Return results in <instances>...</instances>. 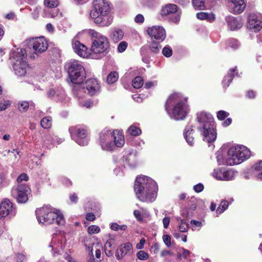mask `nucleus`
<instances>
[{
    "mask_svg": "<svg viewBox=\"0 0 262 262\" xmlns=\"http://www.w3.org/2000/svg\"><path fill=\"white\" fill-rule=\"evenodd\" d=\"M158 188L156 182L145 176L138 177L134 186L137 198L142 202H152L157 196Z\"/></svg>",
    "mask_w": 262,
    "mask_h": 262,
    "instance_id": "nucleus-1",
    "label": "nucleus"
},
{
    "mask_svg": "<svg viewBox=\"0 0 262 262\" xmlns=\"http://www.w3.org/2000/svg\"><path fill=\"white\" fill-rule=\"evenodd\" d=\"M187 99L181 93H174L170 95L165 103V110L172 119L176 120L184 119L189 112Z\"/></svg>",
    "mask_w": 262,
    "mask_h": 262,
    "instance_id": "nucleus-2",
    "label": "nucleus"
},
{
    "mask_svg": "<svg viewBox=\"0 0 262 262\" xmlns=\"http://www.w3.org/2000/svg\"><path fill=\"white\" fill-rule=\"evenodd\" d=\"M197 129L203 137L204 141L210 143L216 138L214 119L207 112H201L197 114Z\"/></svg>",
    "mask_w": 262,
    "mask_h": 262,
    "instance_id": "nucleus-3",
    "label": "nucleus"
},
{
    "mask_svg": "<svg viewBox=\"0 0 262 262\" xmlns=\"http://www.w3.org/2000/svg\"><path fill=\"white\" fill-rule=\"evenodd\" d=\"M99 144L104 150L112 151L115 146L121 147L124 144V138L122 133L119 130L112 132L106 128L99 134Z\"/></svg>",
    "mask_w": 262,
    "mask_h": 262,
    "instance_id": "nucleus-4",
    "label": "nucleus"
},
{
    "mask_svg": "<svg viewBox=\"0 0 262 262\" xmlns=\"http://www.w3.org/2000/svg\"><path fill=\"white\" fill-rule=\"evenodd\" d=\"M251 156L250 151L245 146L237 145L230 147L226 157L221 160L220 156L216 158L220 164L233 165L241 163L244 160L248 159Z\"/></svg>",
    "mask_w": 262,
    "mask_h": 262,
    "instance_id": "nucleus-5",
    "label": "nucleus"
},
{
    "mask_svg": "<svg viewBox=\"0 0 262 262\" xmlns=\"http://www.w3.org/2000/svg\"><path fill=\"white\" fill-rule=\"evenodd\" d=\"M37 220L39 223L49 225L56 223L63 225L65 220L62 213L58 210L49 206H45L36 210Z\"/></svg>",
    "mask_w": 262,
    "mask_h": 262,
    "instance_id": "nucleus-6",
    "label": "nucleus"
},
{
    "mask_svg": "<svg viewBox=\"0 0 262 262\" xmlns=\"http://www.w3.org/2000/svg\"><path fill=\"white\" fill-rule=\"evenodd\" d=\"M111 10L110 4L106 0H94L93 2V9L90 12V17L95 24L101 26H108L111 22L105 20V17Z\"/></svg>",
    "mask_w": 262,
    "mask_h": 262,
    "instance_id": "nucleus-7",
    "label": "nucleus"
},
{
    "mask_svg": "<svg viewBox=\"0 0 262 262\" xmlns=\"http://www.w3.org/2000/svg\"><path fill=\"white\" fill-rule=\"evenodd\" d=\"M10 59L15 74L19 77L25 76L28 69L26 50L19 48L12 50L10 54Z\"/></svg>",
    "mask_w": 262,
    "mask_h": 262,
    "instance_id": "nucleus-8",
    "label": "nucleus"
},
{
    "mask_svg": "<svg viewBox=\"0 0 262 262\" xmlns=\"http://www.w3.org/2000/svg\"><path fill=\"white\" fill-rule=\"evenodd\" d=\"M88 34L92 38L91 52L97 55L99 58L105 56L108 52L110 46L107 38L93 29L89 30Z\"/></svg>",
    "mask_w": 262,
    "mask_h": 262,
    "instance_id": "nucleus-9",
    "label": "nucleus"
},
{
    "mask_svg": "<svg viewBox=\"0 0 262 262\" xmlns=\"http://www.w3.org/2000/svg\"><path fill=\"white\" fill-rule=\"evenodd\" d=\"M66 66L71 82L73 84L81 83L86 77L85 69L81 61L71 60L67 62Z\"/></svg>",
    "mask_w": 262,
    "mask_h": 262,
    "instance_id": "nucleus-10",
    "label": "nucleus"
},
{
    "mask_svg": "<svg viewBox=\"0 0 262 262\" xmlns=\"http://www.w3.org/2000/svg\"><path fill=\"white\" fill-rule=\"evenodd\" d=\"M83 245L88 253L87 262H100L103 259L101 256V248L102 245L95 243L92 239L88 238L84 241Z\"/></svg>",
    "mask_w": 262,
    "mask_h": 262,
    "instance_id": "nucleus-11",
    "label": "nucleus"
},
{
    "mask_svg": "<svg viewBox=\"0 0 262 262\" xmlns=\"http://www.w3.org/2000/svg\"><path fill=\"white\" fill-rule=\"evenodd\" d=\"M181 11L175 4H169L162 8L161 15L168 16L170 21L178 23L180 19Z\"/></svg>",
    "mask_w": 262,
    "mask_h": 262,
    "instance_id": "nucleus-12",
    "label": "nucleus"
},
{
    "mask_svg": "<svg viewBox=\"0 0 262 262\" xmlns=\"http://www.w3.org/2000/svg\"><path fill=\"white\" fill-rule=\"evenodd\" d=\"M69 131L72 138L77 143L81 146L86 145L89 143L86 130L79 126H72L69 128Z\"/></svg>",
    "mask_w": 262,
    "mask_h": 262,
    "instance_id": "nucleus-13",
    "label": "nucleus"
},
{
    "mask_svg": "<svg viewBox=\"0 0 262 262\" xmlns=\"http://www.w3.org/2000/svg\"><path fill=\"white\" fill-rule=\"evenodd\" d=\"M49 247L52 248L53 251V255L54 256L64 254V256L69 261H71L72 258L68 255L67 250H65V240L64 238L59 239V238H53Z\"/></svg>",
    "mask_w": 262,
    "mask_h": 262,
    "instance_id": "nucleus-14",
    "label": "nucleus"
},
{
    "mask_svg": "<svg viewBox=\"0 0 262 262\" xmlns=\"http://www.w3.org/2000/svg\"><path fill=\"white\" fill-rule=\"evenodd\" d=\"M29 191L30 188L28 185L24 184H18L12 188L11 194L18 203H25L28 200V193Z\"/></svg>",
    "mask_w": 262,
    "mask_h": 262,
    "instance_id": "nucleus-15",
    "label": "nucleus"
},
{
    "mask_svg": "<svg viewBox=\"0 0 262 262\" xmlns=\"http://www.w3.org/2000/svg\"><path fill=\"white\" fill-rule=\"evenodd\" d=\"M16 213L15 209L9 199H5L0 203V219L8 215L14 216Z\"/></svg>",
    "mask_w": 262,
    "mask_h": 262,
    "instance_id": "nucleus-16",
    "label": "nucleus"
},
{
    "mask_svg": "<svg viewBox=\"0 0 262 262\" xmlns=\"http://www.w3.org/2000/svg\"><path fill=\"white\" fill-rule=\"evenodd\" d=\"M29 46L32 47L34 53L37 54L46 51L48 43L43 37H37L30 40Z\"/></svg>",
    "mask_w": 262,
    "mask_h": 262,
    "instance_id": "nucleus-17",
    "label": "nucleus"
},
{
    "mask_svg": "<svg viewBox=\"0 0 262 262\" xmlns=\"http://www.w3.org/2000/svg\"><path fill=\"white\" fill-rule=\"evenodd\" d=\"M148 34L152 39L162 41L166 37V32L164 29L161 26H153L147 30Z\"/></svg>",
    "mask_w": 262,
    "mask_h": 262,
    "instance_id": "nucleus-18",
    "label": "nucleus"
},
{
    "mask_svg": "<svg viewBox=\"0 0 262 262\" xmlns=\"http://www.w3.org/2000/svg\"><path fill=\"white\" fill-rule=\"evenodd\" d=\"M47 96L51 99L60 102L63 101L66 98L64 91L60 88L50 89L47 92Z\"/></svg>",
    "mask_w": 262,
    "mask_h": 262,
    "instance_id": "nucleus-19",
    "label": "nucleus"
},
{
    "mask_svg": "<svg viewBox=\"0 0 262 262\" xmlns=\"http://www.w3.org/2000/svg\"><path fill=\"white\" fill-rule=\"evenodd\" d=\"M133 247L129 243L120 245L116 250L115 256L117 259L120 260L127 254L132 253Z\"/></svg>",
    "mask_w": 262,
    "mask_h": 262,
    "instance_id": "nucleus-20",
    "label": "nucleus"
},
{
    "mask_svg": "<svg viewBox=\"0 0 262 262\" xmlns=\"http://www.w3.org/2000/svg\"><path fill=\"white\" fill-rule=\"evenodd\" d=\"M85 88L88 90L89 94L91 96H93L99 93L100 85L96 79L91 78L86 81Z\"/></svg>",
    "mask_w": 262,
    "mask_h": 262,
    "instance_id": "nucleus-21",
    "label": "nucleus"
},
{
    "mask_svg": "<svg viewBox=\"0 0 262 262\" xmlns=\"http://www.w3.org/2000/svg\"><path fill=\"white\" fill-rule=\"evenodd\" d=\"M72 42L73 48L76 53L79 56L84 58L88 57L89 53L87 52L88 49L84 45L75 39L73 40Z\"/></svg>",
    "mask_w": 262,
    "mask_h": 262,
    "instance_id": "nucleus-22",
    "label": "nucleus"
},
{
    "mask_svg": "<svg viewBox=\"0 0 262 262\" xmlns=\"http://www.w3.org/2000/svg\"><path fill=\"white\" fill-rule=\"evenodd\" d=\"M226 20L228 28L232 31L240 29L243 25L241 18H235L233 16H229L226 17Z\"/></svg>",
    "mask_w": 262,
    "mask_h": 262,
    "instance_id": "nucleus-23",
    "label": "nucleus"
},
{
    "mask_svg": "<svg viewBox=\"0 0 262 262\" xmlns=\"http://www.w3.org/2000/svg\"><path fill=\"white\" fill-rule=\"evenodd\" d=\"M248 27L255 32H258L262 29V21L254 15H250L248 17Z\"/></svg>",
    "mask_w": 262,
    "mask_h": 262,
    "instance_id": "nucleus-24",
    "label": "nucleus"
},
{
    "mask_svg": "<svg viewBox=\"0 0 262 262\" xmlns=\"http://www.w3.org/2000/svg\"><path fill=\"white\" fill-rule=\"evenodd\" d=\"M230 4V6L232 9V12L234 14H240L245 9L246 4L244 0H228Z\"/></svg>",
    "mask_w": 262,
    "mask_h": 262,
    "instance_id": "nucleus-25",
    "label": "nucleus"
},
{
    "mask_svg": "<svg viewBox=\"0 0 262 262\" xmlns=\"http://www.w3.org/2000/svg\"><path fill=\"white\" fill-rule=\"evenodd\" d=\"M196 16L198 19L200 20H206L207 21L212 23L215 19V15L212 12L208 13L205 12H199Z\"/></svg>",
    "mask_w": 262,
    "mask_h": 262,
    "instance_id": "nucleus-26",
    "label": "nucleus"
},
{
    "mask_svg": "<svg viewBox=\"0 0 262 262\" xmlns=\"http://www.w3.org/2000/svg\"><path fill=\"white\" fill-rule=\"evenodd\" d=\"M193 133V130L191 128L190 126H186L184 130V137L190 145H192L194 143V138L192 136Z\"/></svg>",
    "mask_w": 262,
    "mask_h": 262,
    "instance_id": "nucleus-27",
    "label": "nucleus"
},
{
    "mask_svg": "<svg viewBox=\"0 0 262 262\" xmlns=\"http://www.w3.org/2000/svg\"><path fill=\"white\" fill-rule=\"evenodd\" d=\"M123 35L124 33L122 30L115 29L111 31L110 38L114 42H117L123 38Z\"/></svg>",
    "mask_w": 262,
    "mask_h": 262,
    "instance_id": "nucleus-28",
    "label": "nucleus"
},
{
    "mask_svg": "<svg viewBox=\"0 0 262 262\" xmlns=\"http://www.w3.org/2000/svg\"><path fill=\"white\" fill-rule=\"evenodd\" d=\"M253 173L258 179L262 180V161L255 164L253 166Z\"/></svg>",
    "mask_w": 262,
    "mask_h": 262,
    "instance_id": "nucleus-29",
    "label": "nucleus"
},
{
    "mask_svg": "<svg viewBox=\"0 0 262 262\" xmlns=\"http://www.w3.org/2000/svg\"><path fill=\"white\" fill-rule=\"evenodd\" d=\"M236 69V67L234 68H232L229 70V73L227 75H226L223 81V84L224 87H227L229 86L230 83L231 82L232 80V78L234 76L233 74H232V72H234L235 71Z\"/></svg>",
    "mask_w": 262,
    "mask_h": 262,
    "instance_id": "nucleus-30",
    "label": "nucleus"
},
{
    "mask_svg": "<svg viewBox=\"0 0 262 262\" xmlns=\"http://www.w3.org/2000/svg\"><path fill=\"white\" fill-rule=\"evenodd\" d=\"M236 172L231 169H226L224 170V177L222 178V181H230L233 179Z\"/></svg>",
    "mask_w": 262,
    "mask_h": 262,
    "instance_id": "nucleus-31",
    "label": "nucleus"
},
{
    "mask_svg": "<svg viewBox=\"0 0 262 262\" xmlns=\"http://www.w3.org/2000/svg\"><path fill=\"white\" fill-rule=\"evenodd\" d=\"M52 119L50 117L43 118L40 121L41 126L46 129L50 128L52 125Z\"/></svg>",
    "mask_w": 262,
    "mask_h": 262,
    "instance_id": "nucleus-32",
    "label": "nucleus"
},
{
    "mask_svg": "<svg viewBox=\"0 0 262 262\" xmlns=\"http://www.w3.org/2000/svg\"><path fill=\"white\" fill-rule=\"evenodd\" d=\"M124 158L130 166H135L136 165V156L135 154L129 153L126 157H124Z\"/></svg>",
    "mask_w": 262,
    "mask_h": 262,
    "instance_id": "nucleus-33",
    "label": "nucleus"
},
{
    "mask_svg": "<svg viewBox=\"0 0 262 262\" xmlns=\"http://www.w3.org/2000/svg\"><path fill=\"white\" fill-rule=\"evenodd\" d=\"M118 74L115 71L111 72L107 77V82L109 84H113L117 81L118 79Z\"/></svg>",
    "mask_w": 262,
    "mask_h": 262,
    "instance_id": "nucleus-34",
    "label": "nucleus"
},
{
    "mask_svg": "<svg viewBox=\"0 0 262 262\" xmlns=\"http://www.w3.org/2000/svg\"><path fill=\"white\" fill-rule=\"evenodd\" d=\"M225 168L215 169L212 173V176L217 180L222 181V178L224 177Z\"/></svg>",
    "mask_w": 262,
    "mask_h": 262,
    "instance_id": "nucleus-35",
    "label": "nucleus"
},
{
    "mask_svg": "<svg viewBox=\"0 0 262 262\" xmlns=\"http://www.w3.org/2000/svg\"><path fill=\"white\" fill-rule=\"evenodd\" d=\"M229 205V204L227 201H222L219 206L216 209V213L218 214H221L228 208Z\"/></svg>",
    "mask_w": 262,
    "mask_h": 262,
    "instance_id": "nucleus-36",
    "label": "nucleus"
},
{
    "mask_svg": "<svg viewBox=\"0 0 262 262\" xmlns=\"http://www.w3.org/2000/svg\"><path fill=\"white\" fill-rule=\"evenodd\" d=\"M133 86L135 89L141 88L143 84V79L141 76H137L133 80Z\"/></svg>",
    "mask_w": 262,
    "mask_h": 262,
    "instance_id": "nucleus-37",
    "label": "nucleus"
},
{
    "mask_svg": "<svg viewBox=\"0 0 262 262\" xmlns=\"http://www.w3.org/2000/svg\"><path fill=\"white\" fill-rule=\"evenodd\" d=\"M127 133L134 136H137L141 134V129L134 125H131L127 129Z\"/></svg>",
    "mask_w": 262,
    "mask_h": 262,
    "instance_id": "nucleus-38",
    "label": "nucleus"
},
{
    "mask_svg": "<svg viewBox=\"0 0 262 262\" xmlns=\"http://www.w3.org/2000/svg\"><path fill=\"white\" fill-rule=\"evenodd\" d=\"M205 0H192V3L195 9L202 10L205 8Z\"/></svg>",
    "mask_w": 262,
    "mask_h": 262,
    "instance_id": "nucleus-39",
    "label": "nucleus"
},
{
    "mask_svg": "<svg viewBox=\"0 0 262 262\" xmlns=\"http://www.w3.org/2000/svg\"><path fill=\"white\" fill-rule=\"evenodd\" d=\"M161 47L158 42L152 41L150 44L149 48L154 53H158L159 52Z\"/></svg>",
    "mask_w": 262,
    "mask_h": 262,
    "instance_id": "nucleus-40",
    "label": "nucleus"
},
{
    "mask_svg": "<svg viewBox=\"0 0 262 262\" xmlns=\"http://www.w3.org/2000/svg\"><path fill=\"white\" fill-rule=\"evenodd\" d=\"M44 4L47 7L52 8L58 6L59 3L58 0H45Z\"/></svg>",
    "mask_w": 262,
    "mask_h": 262,
    "instance_id": "nucleus-41",
    "label": "nucleus"
},
{
    "mask_svg": "<svg viewBox=\"0 0 262 262\" xmlns=\"http://www.w3.org/2000/svg\"><path fill=\"white\" fill-rule=\"evenodd\" d=\"M189 228V225L185 220H181L179 229L181 232H186Z\"/></svg>",
    "mask_w": 262,
    "mask_h": 262,
    "instance_id": "nucleus-42",
    "label": "nucleus"
},
{
    "mask_svg": "<svg viewBox=\"0 0 262 262\" xmlns=\"http://www.w3.org/2000/svg\"><path fill=\"white\" fill-rule=\"evenodd\" d=\"M190 254V252L187 249L181 248L178 252V255L180 258H186Z\"/></svg>",
    "mask_w": 262,
    "mask_h": 262,
    "instance_id": "nucleus-43",
    "label": "nucleus"
},
{
    "mask_svg": "<svg viewBox=\"0 0 262 262\" xmlns=\"http://www.w3.org/2000/svg\"><path fill=\"white\" fill-rule=\"evenodd\" d=\"M29 104L28 101H23L18 104V108L21 112L27 111L29 108Z\"/></svg>",
    "mask_w": 262,
    "mask_h": 262,
    "instance_id": "nucleus-44",
    "label": "nucleus"
},
{
    "mask_svg": "<svg viewBox=\"0 0 262 262\" xmlns=\"http://www.w3.org/2000/svg\"><path fill=\"white\" fill-rule=\"evenodd\" d=\"M172 51L168 46H165L162 50V54L165 57H169L172 55Z\"/></svg>",
    "mask_w": 262,
    "mask_h": 262,
    "instance_id": "nucleus-45",
    "label": "nucleus"
},
{
    "mask_svg": "<svg viewBox=\"0 0 262 262\" xmlns=\"http://www.w3.org/2000/svg\"><path fill=\"white\" fill-rule=\"evenodd\" d=\"M11 101L9 100H3L0 102V112L5 111L11 105Z\"/></svg>",
    "mask_w": 262,
    "mask_h": 262,
    "instance_id": "nucleus-46",
    "label": "nucleus"
},
{
    "mask_svg": "<svg viewBox=\"0 0 262 262\" xmlns=\"http://www.w3.org/2000/svg\"><path fill=\"white\" fill-rule=\"evenodd\" d=\"M100 228L96 225H91L88 228V232L90 234L98 233L100 232Z\"/></svg>",
    "mask_w": 262,
    "mask_h": 262,
    "instance_id": "nucleus-47",
    "label": "nucleus"
},
{
    "mask_svg": "<svg viewBox=\"0 0 262 262\" xmlns=\"http://www.w3.org/2000/svg\"><path fill=\"white\" fill-rule=\"evenodd\" d=\"M229 114L224 111H220L217 113V117L220 120H223L227 117Z\"/></svg>",
    "mask_w": 262,
    "mask_h": 262,
    "instance_id": "nucleus-48",
    "label": "nucleus"
},
{
    "mask_svg": "<svg viewBox=\"0 0 262 262\" xmlns=\"http://www.w3.org/2000/svg\"><path fill=\"white\" fill-rule=\"evenodd\" d=\"M127 47V43L126 41H123L119 43L118 46V51L119 52H123Z\"/></svg>",
    "mask_w": 262,
    "mask_h": 262,
    "instance_id": "nucleus-49",
    "label": "nucleus"
},
{
    "mask_svg": "<svg viewBox=\"0 0 262 262\" xmlns=\"http://www.w3.org/2000/svg\"><path fill=\"white\" fill-rule=\"evenodd\" d=\"M138 258L140 260H145L148 258V254L144 251L141 250L138 252L137 255Z\"/></svg>",
    "mask_w": 262,
    "mask_h": 262,
    "instance_id": "nucleus-50",
    "label": "nucleus"
},
{
    "mask_svg": "<svg viewBox=\"0 0 262 262\" xmlns=\"http://www.w3.org/2000/svg\"><path fill=\"white\" fill-rule=\"evenodd\" d=\"M229 45L230 47L235 49L238 47L239 43L236 39L232 38L229 40Z\"/></svg>",
    "mask_w": 262,
    "mask_h": 262,
    "instance_id": "nucleus-51",
    "label": "nucleus"
},
{
    "mask_svg": "<svg viewBox=\"0 0 262 262\" xmlns=\"http://www.w3.org/2000/svg\"><path fill=\"white\" fill-rule=\"evenodd\" d=\"M40 10L41 8L40 7H36L34 8L33 12L32 13V16L33 19H36L38 17Z\"/></svg>",
    "mask_w": 262,
    "mask_h": 262,
    "instance_id": "nucleus-52",
    "label": "nucleus"
},
{
    "mask_svg": "<svg viewBox=\"0 0 262 262\" xmlns=\"http://www.w3.org/2000/svg\"><path fill=\"white\" fill-rule=\"evenodd\" d=\"M163 240L165 244L168 247L171 246V237L168 235H164L163 236Z\"/></svg>",
    "mask_w": 262,
    "mask_h": 262,
    "instance_id": "nucleus-53",
    "label": "nucleus"
},
{
    "mask_svg": "<svg viewBox=\"0 0 262 262\" xmlns=\"http://www.w3.org/2000/svg\"><path fill=\"white\" fill-rule=\"evenodd\" d=\"M29 179V177L25 173H22L19 176L17 179V182L18 184L20 183L23 180L27 181Z\"/></svg>",
    "mask_w": 262,
    "mask_h": 262,
    "instance_id": "nucleus-54",
    "label": "nucleus"
},
{
    "mask_svg": "<svg viewBox=\"0 0 262 262\" xmlns=\"http://www.w3.org/2000/svg\"><path fill=\"white\" fill-rule=\"evenodd\" d=\"M204 189V186L203 184L199 183L198 184H196L193 186V189L194 190L199 193L201 192Z\"/></svg>",
    "mask_w": 262,
    "mask_h": 262,
    "instance_id": "nucleus-55",
    "label": "nucleus"
},
{
    "mask_svg": "<svg viewBox=\"0 0 262 262\" xmlns=\"http://www.w3.org/2000/svg\"><path fill=\"white\" fill-rule=\"evenodd\" d=\"M134 215L137 221H142V216L141 215V213L140 211L135 210L134 211Z\"/></svg>",
    "mask_w": 262,
    "mask_h": 262,
    "instance_id": "nucleus-56",
    "label": "nucleus"
},
{
    "mask_svg": "<svg viewBox=\"0 0 262 262\" xmlns=\"http://www.w3.org/2000/svg\"><path fill=\"white\" fill-rule=\"evenodd\" d=\"M17 262H23L26 259V256L23 254L18 253L16 255Z\"/></svg>",
    "mask_w": 262,
    "mask_h": 262,
    "instance_id": "nucleus-57",
    "label": "nucleus"
},
{
    "mask_svg": "<svg viewBox=\"0 0 262 262\" xmlns=\"http://www.w3.org/2000/svg\"><path fill=\"white\" fill-rule=\"evenodd\" d=\"M162 222L164 228L167 229L170 223V218L169 217H164Z\"/></svg>",
    "mask_w": 262,
    "mask_h": 262,
    "instance_id": "nucleus-58",
    "label": "nucleus"
},
{
    "mask_svg": "<svg viewBox=\"0 0 262 262\" xmlns=\"http://www.w3.org/2000/svg\"><path fill=\"white\" fill-rule=\"evenodd\" d=\"M145 243V240L144 238L141 239L140 242L136 245V248L138 249H142L144 247V245Z\"/></svg>",
    "mask_w": 262,
    "mask_h": 262,
    "instance_id": "nucleus-59",
    "label": "nucleus"
},
{
    "mask_svg": "<svg viewBox=\"0 0 262 262\" xmlns=\"http://www.w3.org/2000/svg\"><path fill=\"white\" fill-rule=\"evenodd\" d=\"M144 17L141 14H138L135 18V21L138 23H142L144 21Z\"/></svg>",
    "mask_w": 262,
    "mask_h": 262,
    "instance_id": "nucleus-60",
    "label": "nucleus"
},
{
    "mask_svg": "<svg viewBox=\"0 0 262 262\" xmlns=\"http://www.w3.org/2000/svg\"><path fill=\"white\" fill-rule=\"evenodd\" d=\"M86 219L90 221H93L95 219V216L93 213H89L86 215Z\"/></svg>",
    "mask_w": 262,
    "mask_h": 262,
    "instance_id": "nucleus-61",
    "label": "nucleus"
},
{
    "mask_svg": "<svg viewBox=\"0 0 262 262\" xmlns=\"http://www.w3.org/2000/svg\"><path fill=\"white\" fill-rule=\"evenodd\" d=\"M70 199L71 202L76 203L78 200V197L75 193H73L70 195Z\"/></svg>",
    "mask_w": 262,
    "mask_h": 262,
    "instance_id": "nucleus-62",
    "label": "nucleus"
},
{
    "mask_svg": "<svg viewBox=\"0 0 262 262\" xmlns=\"http://www.w3.org/2000/svg\"><path fill=\"white\" fill-rule=\"evenodd\" d=\"M191 224L193 226L201 227L202 226V224L201 222L195 220H191Z\"/></svg>",
    "mask_w": 262,
    "mask_h": 262,
    "instance_id": "nucleus-63",
    "label": "nucleus"
},
{
    "mask_svg": "<svg viewBox=\"0 0 262 262\" xmlns=\"http://www.w3.org/2000/svg\"><path fill=\"white\" fill-rule=\"evenodd\" d=\"M231 122L232 119L230 118H228L223 122V125L224 126H228L231 123Z\"/></svg>",
    "mask_w": 262,
    "mask_h": 262,
    "instance_id": "nucleus-64",
    "label": "nucleus"
}]
</instances>
